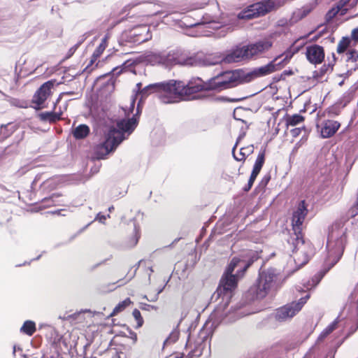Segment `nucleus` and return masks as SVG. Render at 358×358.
<instances>
[{
	"instance_id": "nucleus-1",
	"label": "nucleus",
	"mask_w": 358,
	"mask_h": 358,
	"mask_svg": "<svg viewBox=\"0 0 358 358\" xmlns=\"http://www.w3.org/2000/svg\"><path fill=\"white\" fill-rule=\"evenodd\" d=\"M238 83V74L231 71H223L211 78L208 82L201 83L199 79L190 80L187 83L183 81L170 80L148 85L141 90L143 95H146L148 91L159 93V99L164 103H172L186 97L206 90L220 92L237 85Z\"/></svg>"
},
{
	"instance_id": "nucleus-2",
	"label": "nucleus",
	"mask_w": 358,
	"mask_h": 358,
	"mask_svg": "<svg viewBox=\"0 0 358 358\" xmlns=\"http://www.w3.org/2000/svg\"><path fill=\"white\" fill-rule=\"evenodd\" d=\"M308 213L305 201L299 204L297 209L293 213L292 217V230L287 240L294 253V260L298 268L306 264L315 252L313 243L304 238L303 233V223Z\"/></svg>"
},
{
	"instance_id": "nucleus-3",
	"label": "nucleus",
	"mask_w": 358,
	"mask_h": 358,
	"mask_svg": "<svg viewBox=\"0 0 358 358\" xmlns=\"http://www.w3.org/2000/svg\"><path fill=\"white\" fill-rule=\"evenodd\" d=\"M346 221L337 222L331 226L327 240V255L323 268L318 273L319 280L338 262L343 255L348 238L347 229H343Z\"/></svg>"
},
{
	"instance_id": "nucleus-4",
	"label": "nucleus",
	"mask_w": 358,
	"mask_h": 358,
	"mask_svg": "<svg viewBox=\"0 0 358 358\" xmlns=\"http://www.w3.org/2000/svg\"><path fill=\"white\" fill-rule=\"evenodd\" d=\"M137 126L135 117L124 119L117 124V127H111L106 135L105 141L99 144L95 149L98 159H104L110 152L115 150L117 145L125 138L124 133L130 134Z\"/></svg>"
},
{
	"instance_id": "nucleus-5",
	"label": "nucleus",
	"mask_w": 358,
	"mask_h": 358,
	"mask_svg": "<svg viewBox=\"0 0 358 358\" xmlns=\"http://www.w3.org/2000/svg\"><path fill=\"white\" fill-rule=\"evenodd\" d=\"M272 42L268 40H262L255 43L237 48L230 54L227 55L225 60L229 62H239L243 60L257 59L270 50Z\"/></svg>"
},
{
	"instance_id": "nucleus-6",
	"label": "nucleus",
	"mask_w": 358,
	"mask_h": 358,
	"mask_svg": "<svg viewBox=\"0 0 358 358\" xmlns=\"http://www.w3.org/2000/svg\"><path fill=\"white\" fill-rule=\"evenodd\" d=\"M285 0H263L248 6L238 14L241 20H250L277 10L285 3Z\"/></svg>"
},
{
	"instance_id": "nucleus-7",
	"label": "nucleus",
	"mask_w": 358,
	"mask_h": 358,
	"mask_svg": "<svg viewBox=\"0 0 358 358\" xmlns=\"http://www.w3.org/2000/svg\"><path fill=\"white\" fill-rule=\"evenodd\" d=\"M275 275L269 271H263L259 273L256 282L250 287V292L256 299H264L272 287Z\"/></svg>"
},
{
	"instance_id": "nucleus-8",
	"label": "nucleus",
	"mask_w": 358,
	"mask_h": 358,
	"mask_svg": "<svg viewBox=\"0 0 358 358\" xmlns=\"http://www.w3.org/2000/svg\"><path fill=\"white\" fill-rule=\"evenodd\" d=\"M59 85L55 79L48 80L34 94L31 103L32 107L36 110H41L45 108V102L52 95V89L55 85Z\"/></svg>"
},
{
	"instance_id": "nucleus-9",
	"label": "nucleus",
	"mask_w": 358,
	"mask_h": 358,
	"mask_svg": "<svg viewBox=\"0 0 358 358\" xmlns=\"http://www.w3.org/2000/svg\"><path fill=\"white\" fill-rule=\"evenodd\" d=\"M162 62L166 66L174 65L194 66L197 64V59L194 56H189L185 52L180 50L170 51L162 58Z\"/></svg>"
},
{
	"instance_id": "nucleus-10",
	"label": "nucleus",
	"mask_w": 358,
	"mask_h": 358,
	"mask_svg": "<svg viewBox=\"0 0 358 358\" xmlns=\"http://www.w3.org/2000/svg\"><path fill=\"white\" fill-rule=\"evenodd\" d=\"M309 298L310 294H308L305 296L301 297L298 302L293 301L276 309L275 313V320L283 322L292 318L301 310Z\"/></svg>"
},
{
	"instance_id": "nucleus-11",
	"label": "nucleus",
	"mask_w": 358,
	"mask_h": 358,
	"mask_svg": "<svg viewBox=\"0 0 358 358\" xmlns=\"http://www.w3.org/2000/svg\"><path fill=\"white\" fill-rule=\"evenodd\" d=\"M282 57H283V55L275 57L266 65L255 69L252 71L251 74L255 76V77H261L269 75L276 71L281 69L285 64L288 63L289 59L291 58V55L287 54L285 58L279 61Z\"/></svg>"
},
{
	"instance_id": "nucleus-12",
	"label": "nucleus",
	"mask_w": 358,
	"mask_h": 358,
	"mask_svg": "<svg viewBox=\"0 0 358 358\" xmlns=\"http://www.w3.org/2000/svg\"><path fill=\"white\" fill-rule=\"evenodd\" d=\"M126 41L134 44H141L152 38L150 28L146 25L134 27L125 33Z\"/></svg>"
},
{
	"instance_id": "nucleus-13",
	"label": "nucleus",
	"mask_w": 358,
	"mask_h": 358,
	"mask_svg": "<svg viewBox=\"0 0 358 358\" xmlns=\"http://www.w3.org/2000/svg\"><path fill=\"white\" fill-rule=\"evenodd\" d=\"M239 273L236 275H223L219 287L217 289V293L219 296L222 295L227 296L229 298L231 296L232 292L238 285V275H241Z\"/></svg>"
},
{
	"instance_id": "nucleus-14",
	"label": "nucleus",
	"mask_w": 358,
	"mask_h": 358,
	"mask_svg": "<svg viewBox=\"0 0 358 358\" xmlns=\"http://www.w3.org/2000/svg\"><path fill=\"white\" fill-rule=\"evenodd\" d=\"M265 162V150L261 151L256 159L252 173L248 180V184L243 187L245 192H248L251 189L257 176L260 173Z\"/></svg>"
},
{
	"instance_id": "nucleus-15",
	"label": "nucleus",
	"mask_w": 358,
	"mask_h": 358,
	"mask_svg": "<svg viewBox=\"0 0 358 358\" xmlns=\"http://www.w3.org/2000/svg\"><path fill=\"white\" fill-rule=\"evenodd\" d=\"M307 59L313 64H321L324 59V50L322 46L314 44L306 47Z\"/></svg>"
},
{
	"instance_id": "nucleus-16",
	"label": "nucleus",
	"mask_w": 358,
	"mask_h": 358,
	"mask_svg": "<svg viewBox=\"0 0 358 358\" xmlns=\"http://www.w3.org/2000/svg\"><path fill=\"white\" fill-rule=\"evenodd\" d=\"M341 127L337 121L327 120L324 121L321 125V136L327 138L333 136Z\"/></svg>"
},
{
	"instance_id": "nucleus-17",
	"label": "nucleus",
	"mask_w": 358,
	"mask_h": 358,
	"mask_svg": "<svg viewBox=\"0 0 358 358\" xmlns=\"http://www.w3.org/2000/svg\"><path fill=\"white\" fill-rule=\"evenodd\" d=\"M62 113L59 112H43L38 115L39 120L42 122H48L53 124L62 120Z\"/></svg>"
},
{
	"instance_id": "nucleus-18",
	"label": "nucleus",
	"mask_w": 358,
	"mask_h": 358,
	"mask_svg": "<svg viewBox=\"0 0 358 358\" xmlns=\"http://www.w3.org/2000/svg\"><path fill=\"white\" fill-rule=\"evenodd\" d=\"M107 45H108L107 44V38H106V37H105L101 40V43L94 51V52L91 57L90 63L86 66V69H87L90 66L93 65L94 63H95L96 62V60L101 57V55L104 52L106 48L107 47Z\"/></svg>"
},
{
	"instance_id": "nucleus-19",
	"label": "nucleus",
	"mask_w": 358,
	"mask_h": 358,
	"mask_svg": "<svg viewBox=\"0 0 358 358\" xmlns=\"http://www.w3.org/2000/svg\"><path fill=\"white\" fill-rule=\"evenodd\" d=\"M60 196H62L61 194L54 193L49 197H45V198L43 199L40 203V205H41L40 208H50L52 206H59V205L64 206L63 204H61L57 200V199Z\"/></svg>"
},
{
	"instance_id": "nucleus-20",
	"label": "nucleus",
	"mask_w": 358,
	"mask_h": 358,
	"mask_svg": "<svg viewBox=\"0 0 358 358\" xmlns=\"http://www.w3.org/2000/svg\"><path fill=\"white\" fill-rule=\"evenodd\" d=\"M90 133V127L85 124H79L72 131L73 136L76 140L84 139L89 136Z\"/></svg>"
},
{
	"instance_id": "nucleus-21",
	"label": "nucleus",
	"mask_w": 358,
	"mask_h": 358,
	"mask_svg": "<svg viewBox=\"0 0 358 358\" xmlns=\"http://www.w3.org/2000/svg\"><path fill=\"white\" fill-rule=\"evenodd\" d=\"M315 7V6L313 3L306 4L296 10L294 15L297 20H301L307 17L314 10Z\"/></svg>"
},
{
	"instance_id": "nucleus-22",
	"label": "nucleus",
	"mask_w": 358,
	"mask_h": 358,
	"mask_svg": "<svg viewBox=\"0 0 358 358\" xmlns=\"http://www.w3.org/2000/svg\"><path fill=\"white\" fill-rule=\"evenodd\" d=\"M141 237L140 229L137 226H134L132 234L127 238V245L133 248L137 245Z\"/></svg>"
},
{
	"instance_id": "nucleus-23",
	"label": "nucleus",
	"mask_w": 358,
	"mask_h": 358,
	"mask_svg": "<svg viewBox=\"0 0 358 358\" xmlns=\"http://www.w3.org/2000/svg\"><path fill=\"white\" fill-rule=\"evenodd\" d=\"M36 331V324L31 320L25 321L20 328V331L29 336H31Z\"/></svg>"
},
{
	"instance_id": "nucleus-24",
	"label": "nucleus",
	"mask_w": 358,
	"mask_h": 358,
	"mask_svg": "<svg viewBox=\"0 0 358 358\" xmlns=\"http://www.w3.org/2000/svg\"><path fill=\"white\" fill-rule=\"evenodd\" d=\"M236 145H235V146L234 147L232 152H233L234 159L238 162H245V160L246 159V157L253 152L252 146H250L248 148H242L240 150L239 156L236 157L234 154V150L236 149Z\"/></svg>"
},
{
	"instance_id": "nucleus-25",
	"label": "nucleus",
	"mask_w": 358,
	"mask_h": 358,
	"mask_svg": "<svg viewBox=\"0 0 358 358\" xmlns=\"http://www.w3.org/2000/svg\"><path fill=\"white\" fill-rule=\"evenodd\" d=\"M305 120V117L299 114H294L292 115H287L285 117L286 125L296 126Z\"/></svg>"
},
{
	"instance_id": "nucleus-26",
	"label": "nucleus",
	"mask_w": 358,
	"mask_h": 358,
	"mask_svg": "<svg viewBox=\"0 0 358 358\" xmlns=\"http://www.w3.org/2000/svg\"><path fill=\"white\" fill-rule=\"evenodd\" d=\"M132 303L130 298H127L124 301L120 302L113 309V312L110 314V317L117 315L118 313L124 311Z\"/></svg>"
},
{
	"instance_id": "nucleus-27",
	"label": "nucleus",
	"mask_w": 358,
	"mask_h": 358,
	"mask_svg": "<svg viewBox=\"0 0 358 358\" xmlns=\"http://www.w3.org/2000/svg\"><path fill=\"white\" fill-rule=\"evenodd\" d=\"M350 38L349 37H343L337 45V52L341 54L345 52L350 45Z\"/></svg>"
},
{
	"instance_id": "nucleus-28",
	"label": "nucleus",
	"mask_w": 358,
	"mask_h": 358,
	"mask_svg": "<svg viewBox=\"0 0 358 358\" xmlns=\"http://www.w3.org/2000/svg\"><path fill=\"white\" fill-rule=\"evenodd\" d=\"M341 110L338 106H331L327 108L320 117H325L327 115L328 117H334L337 116L340 114Z\"/></svg>"
},
{
	"instance_id": "nucleus-29",
	"label": "nucleus",
	"mask_w": 358,
	"mask_h": 358,
	"mask_svg": "<svg viewBox=\"0 0 358 358\" xmlns=\"http://www.w3.org/2000/svg\"><path fill=\"white\" fill-rule=\"evenodd\" d=\"M241 259L238 257H234L231 260L229 264L226 268V271L224 274L227 275H234L233 272L235 269V268L238 266V264L241 262Z\"/></svg>"
},
{
	"instance_id": "nucleus-30",
	"label": "nucleus",
	"mask_w": 358,
	"mask_h": 358,
	"mask_svg": "<svg viewBox=\"0 0 358 358\" xmlns=\"http://www.w3.org/2000/svg\"><path fill=\"white\" fill-rule=\"evenodd\" d=\"M345 6V3H343L341 2H339L336 6L333 7L331 9H330L327 13V18L329 20L333 19L334 17L336 16V15L339 13V11L341 10V8Z\"/></svg>"
},
{
	"instance_id": "nucleus-31",
	"label": "nucleus",
	"mask_w": 358,
	"mask_h": 358,
	"mask_svg": "<svg viewBox=\"0 0 358 358\" xmlns=\"http://www.w3.org/2000/svg\"><path fill=\"white\" fill-rule=\"evenodd\" d=\"M133 317H134L135 320L136 321V327L139 328L143 326V319L141 316V313L139 310L137 308H135L132 312Z\"/></svg>"
},
{
	"instance_id": "nucleus-32",
	"label": "nucleus",
	"mask_w": 358,
	"mask_h": 358,
	"mask_svg": "<svg viewBox=\"0 0 358 358\" xmlns=\"http://www.w3.org/2000/svg\"><path fill=\"white\" fill-rule=\"evenodd\" d=\"M347 62H356L358 61V51L355 49L349 50L347 53Z\"/></svg>"
},
{
	"instance_id": "nucleus-33",
	"label": "nucleus",
	"mask_w": 358,
	"mask_h": 358,
	"mask_svg": "<svg viewBox=\"0 0 358 358\" xmlns=\"http://www.w3.org/2000/svg\"><path fill=\"white\" fill-rule=\"evenodd\" d=\"M358 215V196H357V200L355 203L349 209L348 212V218H353Z\"/></svg>"
},
{
	"instance_id": "nucleus-34",
	"label": "nucleus",
	"mask_w": 358,
	"mask_h": 358,
	"mask_svg": "<svg viewBox=\"0 0 358 358\" xmlns=\"http://www.w3.org/2000/svg\"><path fill=\"white\" fill-rule=\"evenodd\" d=\"M80 45V43H78L76 45H74L73 47L69 48L64 59H68L70 57H71L74 55L75 52L77 50V49L78 48Z\"/></svg>"
},
{
	"instance_id": "nucleus-35",
	"label": "nucleus",
	"mask_w": 358,
	"mask_h": 358,
	"mask_svg": "<svg viewBox=\"0 0 358 358\" xmlns=\"http://www.w3.org/2000/svg\"><path fill=\"white\" fill-rule=\"evenodd\" d=\"M51 335L52 336L55 335V337L52 341L50 340V343L52 346L57 347V345L60 343L62 336L60 335H59L56 331L51 332Z\"/></svg>"
},
{
	"instance_id": "nucleus-36",
	"label": "nucleus",
	"mask_w": 358,
	"mask_h": 358,
	"mask_svg": "<svg viewBox=\"0 0 358 358\" xmlns=\"http://www.w3.org/2000/svg\"><path fill=\"white\" fill-rule=\"evenodd\" d=\"M337 326V322H334L331 324H330L324 330V334L327 335L331 333Z\"/></svg>"
},
{
	"instance_id": "nucleus-37",
	"label": "nucleus",
	"mask_w": 358,
	"mask_h": 358,
	"mask_svg": "<svg viewBox=\"0 0 358 358\" xmlns=\"http://www.w3.org/2000/svg\"><path fill=\"white\" fill-rule=\"evenodd\" d=\"M351 39L355 42V43H358V27L352 29L351 33Z\"/></svg>"
},
{
	"instance_id": "nucleus-38",
	"label": "nucleus",
	"mask_w": 358,
	"mask_h": 358,
	"mask_svg": "<svg viewBox=\"0 0 358 358\" xmlns=\"http://www.w3.org/2000/svg\"><path fill=\"white\" fill-rule=\"evenodd\" d=\"M254 260L250 259L248 263L245 265L243 268L242 269L241 276L243 275L244 273L248 270V268L253 264Z\"/></svg>"
},
{
	"instance_id": "nucleus-39",
	"label": "nucleus",
	"mask_w": 358,
	"mask_h": 358,
	"mask_svg": "<svg viewBox=\"0 0 358 358\" xmlns=\"http://www.w3.org/2000/svg\"><path fill=\"white\" fill-rule=\"evenodd\" d=\"M107 218H110V215H108L107 216L104 215H101V213H99L96 216V219L102 222V223H104V222L106 220Z\"/></svg>"
},
{
	"instance_id": "nucleus-40",
	"label": "nucleus",
	"mask_w": 358,
	"mask_h": 358,
	"mask_svg": "<svg viewBox=\"0 0 358 358\" xmlns=\"http://www.w3.org/2000/svg\"><path fill=\"white\" fill-rule=\"evenodd\" d=\"M336 62V57L335 54L333 53L332 54V60H331V61L329 60V64H328L329 67H330L331 70L333 69V67L335 65Z\"/></svg>"
},
{
	"instance_id": "nucleus-41",
	"label": "nucleus",
	"mask_w": 358,
	"mask_h": 358,
	"mask_svg": "<svg viewBox=\"0 0 358 358\" xmlns=\"http://www.w3.org/2000/svg\"><path fill=\"white\" fill-rule=\"evenodd\" d=\"M301 129L300 128H295L291 130V133L294 137H296L300 134Z\"/></svg>"
},
{
	"instance_id": "nucleus-42",
	"label": "nucleus",
	"mask_w": 358,
	"mask_h": 358,
	"mask_svg": "<svg viewBox=\"0 0 358 358\" xmlns=\"http://www.w3.org/2000/svg\"><path fill=\"white\" fill-rule=\"evenodd\" d=\"M64 210L62 209H59V210H54V211H51L50 213H52V215H62V211H63Z\"/></svg>"
},
{
	"instance_id": "nucleus-43",
	"label": "nucleus",
	"mask_w": 358,
	"mask_h": 358,
	"mask_svg": "<svg viewBox=\"0 0 358 358\" xmlns=\"http://www.w3.org/2000/svg\"><path fill=\"white\" fill-rule=\"evenodd\" d=\"M114 209H115L114 206H110V207L108 208V211H109L110 213H111V212H113V210H114Z\"/></svg>"
},
{
	"instance_id": "nucleus-44",
	"label": "nucleus",
	"mask_w": 358,
	"mask_h": 358,
	"mask_svg": "<svg viewBox=\"0 0 358 358\" xmlns=\"http://www.w3.org/2000/svg\"><path fill=\"white\" fill-rule=\"evenodd\" d=\"M76 317H80V314H78L76 316V315H70L69 316L70 318H76Z\"/></svg>"
},
{
	"instance_id": "nucleus-45",
	"label": "nucleus",
	"mask_w": 358,
	"mask_h": 358,
	"mask_svg": "<svg viewBox=\"0 0 358 358\" xmlns=\"http://www.w3.org/2000/svg\"><path fill=\"white\" fill-rule=\"evenodd\" d=\"M168 358H172V356H170ZM173 358H183L182 356H179V355H177V356H175Z\"/></svg>"
},
{
	"instance_id": "nucleus-46",
	"label": "nucleus",
	"mask_w": 358,
	"mask_h": 358,
	"mask_svg": "<svg viewBox=\"0 0 358 358\" xmlns=\"http://www.w3.org/2000/svg\"><path fill=\"white\" fill-rule=\"evenodd\" d=\"M112 343H117L116 338H115L112 341Z\"/></svg>"
},
{
	"instance_id": "nucleus-47",
	"label": "nucleus",
	"mask_w": 358,
	"mask_h": 358,
	"mask_svg": "<svg viewBox=\"0 0 358 358\" xmlns=\"http://www.w3.org/2000/svg\"><path fill=\"white\" fill-rule=\"evenodd\" d=\"M137 86H138V89H140V87H141V83H138V84H137Z\"/></svg>"
},
{
	"instance_id": "nucleus-48",
	"label": "nucleus",
	"mask_w": 358,
	"mask_h": 358,
	"mask_svg": "<svg viewBox=\"0 0 358 358\" xmlns=\"http://www.w3.org/2000/svg\"><path fill=\"white\" fill-rule=\"evenodd\" d=\"M58 101H59V100H57V102L55 103L54 109H55V108H56V104H57V103Z\"/></svg>"
},
{
	"instance_id": "nucleus-49",
	"label": "nucleus",
	"mask_w": 358,
	"mask_h": 358,
	"mask_svg": "<svg viewBox=\"0 0 358 358\" xmlns=\"http://www.w3.org/2000/svg\"><path fill=\"white\" fill-rule=\"evenodd\" d=\"M357 196H358V194H357Z\"/></svg>"
}]
</instances>
